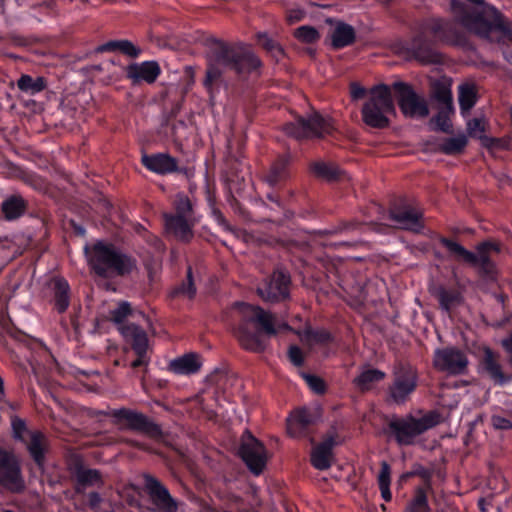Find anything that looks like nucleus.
Wrapping results in <instances>:
<instances>
[{
	"instance_id": "obj_1",
	"label": "nucleus",
	"mask_w": 512,
	"mask_h": 512,
	"mask_svg": "<svg viewBox=\"0 0 512 512\" xmlns=\"http://www.w3.org/2000/svg\"><path fill=\"white\" fill-rule=\"evenodd\" d=\"M240 322L234 334L241 346L253 352L263 351L266 347L264 335H274L277 330L273 316L259 306L238 304Z\"/></svg>"
},
{
	"instance_id": "obj_2",
	"label": "nucleus",
	"mask_w": 512,
	"mask_h": 512,
	"mask_svg": "<svg viewBox=\"0 0 512 512\" xmlns=\"http://www.w3.org/2000/svg\"><path fill=\"white\" fill-rule=\"evenodd\" d=\"M260 66V60L252 52H245L235 57L233 51L221 44L217 46L209 56V66L204 80V86L213 95V85L220 78L224 70L230 69L235 72L249 73Z\"/></svg>"
},
{
	"instance_id": "obj_3",
	"label": "nucleus",
	"mask_w": 512,
	"mask_h": 512,
	"mask_svg": "<svg viewBox=\"0 0 512 512\" xmlns=\"http://www.w3.org/2000/svg\"><path fill=\"white\" fill-rule=\"evenodd\" d=\"M84 250L90 266L102 277L127 275L136 268L134 258L101 241L86 245Z\"/></svg>"
},
{
	"instance_id": "obj_4",
	"label": "nucleus",
	"mask_w": 512,
	"mask_h": 512,
	"mask_svg": "<svg viewBox=\"0 0 512 512\" xmlns=\"http://www.w3.org/2000/svg\"><path fill=\"white\" fill-rule=\"evenodd\" d=\"M389 114H395L391 90L387 85H378L362 108L363 121L368 126L384 128L389 125Z\"/></svg>"
},
{
	"instance_id": "obj_5",
	"label": "nucleus",
	"mask_w": 512,
	"mask_h": 512,
	"mask_svg": "<svg viewBox=\"0 0 512 512\" xmlns=\"http://www.w3.org/2000/svg\"><path fill=\"white\" fill-rule=\"evenodd\" d=\"M437 423V416L432 414L420 418L406 417L392 420L390 429L399 444L409 445L413 443L418 435L434 427Z\"/></svg>"
},
{
	"instance_id": "obj_6",
	"label": "nucleus",
	"mask_w": 512,
	"mask_h": 512,
	"mask_svg": "<svg viewBox=\"0 0 512 512\" xmlns=\"http://www.w3.org/2000/svg\"><path fill=\"white\" fill-rule=\"evenodd\" d=\"M332 129L331 120L322 117L317 112L311 114L307 119L299 118L284 126L285 133L296 139L322 137L329 134Z\"/></svg>"
},
{
	"instance_id": "obj_7",
	"label": "nucleus",
	"mask_w": 512,
	"mask_h": 512,
	"mask_svg": "<svg viewBox=\"0 0 512 512\" xmlns=\"http://www.w3.org/2000/svg\"><path fill=\"white\" fill-rule=\"evenodd\" d=\"M441 242L449 252L459 259L472 265L480 266L483 269H489L491 257L500 252V246L492 242H484L478 245L476 253L468 251L462 245L452 240L443 238Z\"/></svg>"
},
{
	"instance_id": "obj_8",
	"label": "nucleus",
	"mask_w": 512,
	"mask_h": 512,
	"mask_svg": "<svg viewBox=\"0 0 512 512\" xmlns=\"http://www.w3.org/2000/svg\"><path fill=\"white\" fill-rule=\"evenodd\" d=\"M398 106L405 117L424 118L429 114L425 98L415 92L411 85L404 82L393 84Z\"/></svg>"
},
{
	"instance_id": "obj_9",
	"label": "nucleus",
	"mask_w": 512,
	"mask_h": 512,
	"mask_svg": "<svg viewBox=\"0 0 512 512\" xmlns=\"http://www.w3.org/2000/svg\"><path fill=\"white\" fill-rule=\"evenodd\" d=\"M14 437L26 445L31 457L39 467L43 466L44 453L47 449V439L37 430L30 431L26 428L25 422L20 418L12 420Z\"/></svg>"
},
{
	"instance_id": "obj_10",
	"label": "nucleus",
	"mask_w": 512,
	"mask_h": 512,
	"mask_svg": "<svg viewBox=\"0 0 512 512\" xmlns=\"http://www.w3.org/2000/svg\"><path fill=\"white\" fill-rule=\"evenodd\" d=\"M239 455L255 475H259L263 471L267 461L265 448L250 433L243 436Z\"/></svg>"
},
{
	"instance_id": "obj_11",
	"label": "nucleus",
	"mask_w": 512,
	"mask_h": 512,
	"mask_svg": "<svg viewBox=\"0 0 512 512\" xmlns=\"http://www.w3.org/2000/svg\"><path fill=\"white\" fill-rule=\"evenodd\" d=\"M0 484L12 491H20L24 482L18 462L10 453L0 449Z\"/></svg>"
},
{
	"instance_id": "obj_12",
	"label": "nucleus",
	"mask_w": 512,
	"mask_h": 512,
	"mask_svg": "<svg viewBox=\"0 0 512 512\" xmlns=\"http://www.w3.org/2000/svg\"><path fill=\"white\" fill-rule=\"evenodd\" d=\"M417 386V374L411 367L403 368L395 375L389 389L390 398L397 404L404 403Z\"/></svg>"
},
{
	"instance_id": "obj_13",
	"label": "nucleus",
	"mask_w": 512,
	"mask_h": 512,
	"mask_svg": "<svg viewBox=\"0 0 512 512\" xmlns=\"http://www.w3.org/2000/svg\"><path fill=\"white\" fill-rule=\"evenodd\" d=\"M467 364L468 360L460 350L449 348L435 352L434 365L440 371L448 374H462Z\"/></svg>"
},
{
	"instance_id": "obj_14",
	"label": "nucleus",
	"mask_w": 512,
	"mask_h": 512,
	"mask_svg": "<svg viewBox=\"0 0 512 512\" xmlns=\"http://www.w3.org/2000/svg\"><path fill=\"white\" fill-rule=\"evenodd\" d=\"M290 279L283 271H275L268 282L257 289L265 301H278L288 295Z\"/></svg>"
},
{
	"instance_id": "obj_15",
	"label": "nucleus",
	"mask_w": 512,
	"mask_h": 512,
	"mask_svg": "<svg viewBox=\"0 0 512 512\" xmlns=\"http://www.w3.org/2000/svg\"><path fill=\"white\" fill-rule=\"evenodd\" d=\"M145 486L152 502L161 512H176L177 503L169 491L154 477H145Z\"/></svg>"
},
{
	"instance_id": "obj_16",
	"label": "nucleus",
	"mask_w": 512,
	"mask_h": 512,
	"mask_svg": "<svg viewBox=\"0 0 512 512\" xmlns=\"http://www.w3.org/2000/svg\"><path fill=\"white\" fill-rule=\"evenodd\" d=\"M317 418L316 411L307 408L295 410L287 419V431L291 437L299 438L305 436L308 428Z\"/></svg>"
},
{
	"instance_id": "obj_17",
	"label": "nucleus",
	"mask_w": 512,
	"mask_h": 512,
	"mask_svg": "<svg viewBox=\"0 0 512 512\" xmlns=\"http://www.w3.org/2000/svg\"><path fill=\"white\" fill-rule=\"evenodd\" d=\"M161 73L159 64L156 61H143L134 63L127 67V77L133 83L146 82L154 83Z\"/></svg>"
},
{
	"instance_id": "obj_18",
	"label": "nucleus",
	"mask_w": 512,
	"mask_h": 512,
	"mask_svg": "<svg viewBox=\"0 0 512 512\" xmlns=\"http://www.w3.org/2000/svg\"><path fill=\"white\" fill-rule=\"evenodd\" d=\"M165 231L180 241H189L193 237L190 218L183 215L164 214Z\"/></svg>"
},
{
	"instance_id": "obj_19",
	"label": "nucleus",
	"mask_w": 512,
	"mask_h": 512,
	"mask_svg": "<svg viewBox=\"0 0 512 512\" xmlns=\"http://www.w3.org/2000/svg\"><path fill=\"white\" fill-rule=\"evenodd\" d=\"M421 217L422 213L413 208H404L390 214V219L396 227L415 232L422 228Z\"/></svg>"
},
{
	"instance_id": "obj_20",
	"label": "nucleus",
	"mask_w": 512,
	"mask_h": 512,
	"mask_svg": "<svg viewBox=\"0 0 512 512\" xmlns=\"http://www.w3.org/2000/svg\"><path fill=\"white\" fill-rule=\"evenodd\" d=\"M202 367V359L199 354L187 353L170 361L169 369L179 375L197 373Z\"/></svg>"
},
{
	"instance_id": "obj_21",
	"label": "nucleus",
	"mask_w": 512,
	"mask_h": 512,
	"mask_svg": "<svg viewBox=\"0 0 512 512\" xmlns=\"http://www.w3.org/2000/svg\"><path fill=\"white\" fill-rule=\"evenodd\" d=\"M122 335L131 343L138 356H144L148 347L146 332L135 324H129L122 328Z\"/></svg>"
},
{
	"instance_id": "obj_22",
	"label": "nucleus",
	"mask_w": 512,
	"mask_h": 512,
	"mask_svg": "<svg viewBox=\"0 0 512 512\" xmlns=\"http://www.w3.org/2000/svg\"><path fill=\"white\" fill-rule=\"evenodd\" d=\"M142 163L147 169L158 174L171 173L177 169L176 160L167 154L145 155Z\"/></svg>"
},
{
	"instance_id": "obj_23",
	"label": "nucleus",
	"mask_w": 512,
	"mask_h": 512,
	"mask_svg": "<svg viewBox=\"0 0 512 512\" xmlns=\"http://www.w3.org/2000/svg\"><path fill=\"white\" fill-rule=\"evenodd\" d=\"M334 441L329 438L317 445L311 452V463L318 470L328 469L333 462L332 448Z\"/></svg>"
},
{
	"instance_id": "obj_24",
	"label": "nucleus",
	"mask_w": 512,
	"mask_h": 512,
	"mask_svg": "<svg viewBox=\"0 0 512 512\" xmlns=\"http://www.w3.org/2000/svg\"><path fill=\"white\" fill-rule=\"evenodd\" d=\"M458 100L462 115L470 112L477 101V89L473 83H462L458 87Z\"/></svg>"
},
{
	"instance_id": "obj_25",
	"label": "nucleus",
	"mask_w": 512,
	"mask_h": 512,
	"mask_svg": "<svg viewBox=\"0 0 512 512\" xmlns=\"http://www.w3.org/2000/svg\"><path fill=\"white\" fill-rule=\"evenodd\" d=\"M76 479L78 491L87 487H100L103 484L99 471L95 469H79L76 473Z\"/></svg>"
},
{
	"instance_id": "obj_26",
	"label": "nucleus",
	"mask_w": 512,
	"mask_h": 512,
	"mask_svg": "<svg viewBox=\"0 0 512 512\" xmlns=\"http://www.w3.org/2000/svg\"><path fill=\"white\" fill-rule=\"evenodd\" d=\"M447 23L440 19H431L426 21L421 27V37L425 39L441 40L444 38V32Z\"/></svg>"
},
{
	"instance_id": "obj_27",
	"label": "nucleus",
	"mask_w": 512,
	"mask_h": 512,
	"mask_svg": "<svg viewBox=\"0 0 512 512\" xmlns=\"http://www.w3.org/2000/svg\"><path fill=\"white\" fill-rule=\"evenodd\" d=\"M354 29L347 24H338L332 34V44L335 48H342L351 44L354 40Z\"/></svg>"
},
{
	"instance_id": "obj_28",
	"label": "nucleus",
	"mask_w": 512,
	"mask_h": 512,
	"mask_svg": "<svg viewBox=\"0 0 512 512\" xmlns=\"http://www.w3.org/2000/svg\"><path fill=\"white\" fill-rule=\"evenodd\" d=\"M384 377L385 373L378 369H366L354 379V383L360 390H368Z\"/></svg>"
},
{
	"instance_id": "obj_29",
	"label": "nucleus",
	"mask_w": 512,
	"mask_h": 512,
	"mask_svg": "<svg viewBox=\"0 0 512 512\" xmlns=\"http://www.w3.org/2000/svg\"><path fill=\"white\" fill-rule=\"evenodd\" d=\"M484 367L490 374L491 378L499 383L503 384L505 382V377L501 371L500 365L497 363L494 353L486 348L484 350Z\"/></svg>"
},
{
	"instance_id": "obj_30",
	"label": "nucleus",
	"mask_w": 512,
	"mask_h": 512,
	"mask_svg": "<svg viewBox=\"0 0 512 512\" xmlns=\"http://www.w3.org/2000/svg\"><path fill=\"white\" fill-rule=\"evenodd\" d=\"M69 285L64 279L55 281V306L59 312H64L69 306Z\"/></svg>"
},
{
	"instance_id": "obj_31",
	"label": "nucleus",
	"mask_w": 512,
	"mask_h": 512,
	"mask_svg": "<svg viewBox=\"0 0 512 512\" xmlns=\"http://www.w3.org/2000/svg\"><path fill=\"white\" fill-rule=\"evenodd\" d=\"M101 51H121L122 53L130 56L137 57L140 54V49L128 40L110 41L104 44Z\"/></svg>"
},
{
	"instance_id": "obj_32",
	"label": "nucleus",
	"mask_w": 512,
	"mask_h": 512,
	"mask_svg": "<svg viewBox=\"0 0 512 512\" xmlns=\"http://www.w3.org/2000/svg\"><path fill=\"white\" fill-rule=\"evenodd\" d=\"M436 296L439 303L445 311H449L458 304H460L462 298L459 292L453 290H446L445 288H438L436 290Z\"/></svg>"
},
{
	"instance_id": "obj_33",
	"label": "nucleus",
	"mask_w": 512,
	"mask_h": 512,
	"mask_svg": "<svg viewBox=\"0 0 512 512\" xmlns=\"http://www.w3.org/2000/svg\"><path fill=\"white\" fill-rule=\"evenodd\" d=\"M2 211L9 220L18 218L24 212V201L20 197H11L3 202Z\"/></svg>"
},
{
	"instance_id": "obj_34",
	"label": "nucleus",
	"mask_w": 512,
	"mask_h": 512,
	"mask_svg": "<svg viewBox=\"0 0 512 512\" xmlns=\"http://www.w3.org/2000/svg\"><path fill=\"white\" fill-rule=\"evenodd\" d=\"M18 88L26 93L36 94L45 88L43 78L33 79L29 75H22L17 82Z\"/></svg>"
},
{
	"instance_id": "obj_35",
	"label": "nucleus",
	"mask_w": 512,
	"mask_h": 512,
	"mask_svg": "<svg viewBox=\"0 0 512 512\" xmlns=\"http://www.w3.org/2000/svg\"><path fill=\"white\" fill-rule=\"evenodd\" d=\"M126 420L129 422V424L137 430L147 431L150 432L152 430H156V426H154L152 423L148 421V419L143 416L142 414L127 411L124 414Z\"/></svg>"
},
{
	"instance_id": "obj_36",
	"label": "nucleus",
	"mask_w": 512,
	"mask_h": 512,
	"mask_svg": "<svg viewBox=\"0 0 512 512\" xmlns=\"http://www.w3.org/2000/svg\"><path fill=\"white\" fill-rule=\"evenodd\" d=\"M467 145V137L460 134L446 139L441 144V150L446 154H456L461 152Z\"/></svg>"
},
{
	"instance_id": "obj_37",
	"label": "nucleus",
	"mask_w": 512,
	"mask_h": 512,
	"mask_svg": "<svg viewBox=\"0 0 512 512\" xmlns=\"http://www.w3.org/2000/svg\"><path fill=\"white\" fill-rule=\"evenodd\" d=\"M314 172L328 180L335 179L339 176V169L330 163L318 162L313 165Z\"/></svg>"
},
{
	"instance_id": "obj_38",
	"label": "nucleus",
	"mask_w": 512,
	"mask_h": 512,
	"mask_svg": "<svg viewBox=\"0 0 512 512\" xmlns=\"http://www.w3.org/2000/svg\"><path fill=\"white\" fill-rule=\"evenodd\" d=\"M297 39L305 43H313L319 38L318 31L311 26H301L294 32Z\"/></svg>"
},
{
	"instance_id": "obj_39",
	"label": "nucleus",
	"mask_w": 512,
	"mask_h": 512,
	"mask_svg": "<svg viewBox=\"0 0 512 512\" xmlns=\"http://www.w3.org/2000/svg\"><path fill=\"white\" fill-rule=\"evenodd\" d=\"M485 120L484 118H474L467 122V131L471 137L483 139L485 132Z\"/></svg>"
},
{
	"instance_id": "obj_40",
	"label": "nucleus",
	"mask_w": 512,
	"mask_h": 512,
	"mask_svg": "<svg viewBox=\"0 0 512 512\" xmlns=\"http://www.w3.org/2000/svg\"><path fill=\"white\" fill-rule=\"evenodd\" d=\"M175 209H176L175 215H183L186 218H190V213L192 211V204H191L189 198L182 193L177 194L176 199H175Z\"/></svg>"
},
{
	"instance_id": "obj_41",
	"label": "nucleus",
	"mask_w": 512,
	"mask_h": 512,
	"mask_svg": "<svg viewBox=\"0 0 512 512\" xmlns=\"http://www.w3.org/2000/svg\"><path fill=\"white\" fill-rule=\"evenodd\" d=\"M406 512H429L426 495L419 491L415 498L408 505Z\"/></svg>"
},
{
	"instance_id": "obj_42",
	"label": "nucleus",
	"mask_w": 512,
	"mask_h": 512,
	"mask_svg": "<svg viewBox=\"0 0 512 512\" xmlns=\"http://www.w3.org/2000/svg\"><path fill=\"white\" fill-rule=\"evenodd\" d=\"M258 42L266 50L272 52L276 58H279L283 54L281 47L272 39H270L269 36L265 33L258 34Z\"/></svg>"
},
{
	"instance_id": "obj_43",
	"label": "nucleus",
	"mask_w": 512,
	"mask_h": 512,
	"mask_svg": "<svg viewBox=\"0 0 512 512\" xmlns=\"http://www.w3.org/2000/svg\"><path fill=\"white\" fill-rule=\"evenodd\" d=\"M302 377L304 378L307 385L309 386V388L312 391H314L315 393H323L324 392L325 384L321 378H319L315 375H310V374H306V373H303Z\"/></svg>"
},
{
	"instance_id": "obj_44",
	"label": "nucleus",
	"mask_w": 512,
	"mask_h": 512,
	"mask_svg": "<svg viewBox=\"0 0 512 512\" xmlns=\"http://www.w3.org/2000/svg\"><path fill=\"white\" fill-rule=\"evenodd\" d=\"M435 98L450 109L452 108V92L449 87L443 85L438 88L435 92Z\"/></svg>"
},
{
	"instance_id": "obj_45",
	"label": "nucleus",
	"mask_w": 512,
	"mask_h": 512,
	"mask_svg": "<svg viewBox=\"0 0 512 512\" xmlns=\"http://www.w3.org/2000/svg\"><path fill=\"white\" fill-rule=\"evenodd\" d=\"M391 469L388 463H381V470L378 475L379 487L390 486Z\"/></svg>"
},
{
	"instance_id": "obj_46",
	"label": "nucleus",
	"mask_w": 512,
	"mask_h": 512,
	"mask_svg": "<svg viewBox=\"0 0 512 512\" xmlns=\"http://www.w3.org/2000/svg\"><path fill=\"white\" fill-rule=\"evenodd\" d=\"M130 312V305L128 302H122L118 307L113 310L112 317L115 322H122Z\"/></svg>"
},
{
	"instance_id": "obj_47",
	"label": "nucleus",
	"mask_w": 512,
	"mask_h": 512,
	"mask_svg": "<svg viewBox=\"0 0 512 512\" xmlns=\"http://www.w3.org/2000/svg\"><path fill=\"white\" fill-rule=\"evenodd\" d=\"M431 124L434 126L435 129L444 132L449 131L451 127L448 117L444 114H438L436 117H434L431 120Z\"/></svg>"
},
{
	"instance_id": "obj_48",
	"label": "nucleus",
	"mask_w": 512,
	"mask_h": 512,
	"mask_svg": "<svg viewBox=\"0 0 512 512\" xmlns=\"http://www.w3.org/2000/svg\"><path fill=\"white\" fill-rule=\"evenodd\" d=\"M187 276H188V280H189L188 284L183 285L181 288H179L177 290L176 293L182 294V295L186 296L187 298H192L196 293V289L193 286V283L191 281V277H192L191 269L188 270Z\"/></svg>"
},
{
	"instance_id": "obj_49",
	"label": "nucleus",
	"mask_w": 512,
	"mask_h": 512,
	"mask_svg": "<svg viewBox=\"0 0 512 512\" xmlns=\"http://www.w3.org/2000/svg\"><path fill=\"white\" fill-rule=\"evenodd\" d=\"M492 426L495 429L508 430L512 427V422L502 416L495 415L491 418Z\"/></svg>"
},
{
	"instance_id": "obj_50",
	"label": "nucleus",
	"mask_w": 512,
	"mask_h": 512,
	"mask_svg": "<svg viewBox=\"0 0 512 512\" xmlns=\"http://www.w3.org/2000/svg\"><path fill=\"white\" fill-rule=\"evenodd\" d=\"M290 361L295 366H301L303 363V356L301 350L297 346H291L288 351Z\"/></svg>"
},
{
	"instance_id": "obj_51",
	"label": "nucleus",
	"mask_w": 512,
	"mask_h": 512,
	"mask_svg": "<svg viewBox=\"0 0 512 512\" xmlns=\"http://www.w3.org/2000/svg\"><path fill=\"white\" fill-rule=\"evenodd\" d=\"M350 94L354 100H357L364 96L365 89L358 83H352L350 85Z\"/></svg>"
},
{
	"instance_id": "obj_52",
	"label": "nucleus",
	"mask_w": 512,
	"mask_h": 512,
	"mask_svg": "<svg viewBox=\"0 0 512 512\" xmlns=\"http://www.w3.org/2000/svg\"><path fill=\"white\" fill-rule=\"evenodd\" d=\"M305 12L302 9H291L287 14V19L290 23L300 21L304 17Z\"/></svg>"
},
{
	"instance_id": "obj_53",
	"label": "nucleus",
	"mask_w": 512,
	"mask_h": 512,
	"mask_svg": "<svg viewBox=\"0 0 512 512\" xmlns=\"http://www.w3.org/2000/svg\"><path fill=\"white\" fill-rule=\"evenodd\" d=\"M88 501H89L90 507L95 509L101 503L102 499L98 493L92 492L88 496Z\"/></svg>"
},
{
	"instance_id": "obj_54",
	"label": "nucleus",
	"mask_w": 512,
	"mask_h": 512,
	"mask_svg": "<svg viewBox=\"0 0 512 512\" xmlns=\"http://www.w3.org/2000/svg\"><path fill=\"white\" fill-rule=\"evenodd\" d=\"M213 215H214L216 221L220 225H222L223 227L227 228V223H226V221H225V219H224V217H223V215L221 214L220 211H218L216 209H213Z\"/></svg>"
},
{
	"instance_id": "obj_55",
	"label": "nucleus",
	"mask_w": 512,
	"mask_h": 512,
	"mask_svg": "<svg viewBox=\"0 0 512 512\" xmlns=\"http://www.w3.org/2000/svg\"><path fill=\"white\" fill-rule=\"evenodd\" d=\"M380 488V491H381V495L383 497V499L385 501H390L391 500V491H390V486H383V487H379Z\"/></svg>"
},
{
	"instance_id": "obj_56",
	"label": "nucleus",
	"mask_w": 512,
	"mask_h": 512,
	"mask_svg": "<svg viewBox=\"0 0 512 512\" xmlns=\"http://www.w3.org/2000/svg\"><path fill=\"white\" fill-rule=\"evenodd\" d=\"M502 344L505 347V349L507 350V352L510 354L511 361H512V335L509 338L503 340Z\"/></svg>"
},
{
	"instance_id": "obj_57",
	"label": "nucleus",
	"mask_w": 512,
	"mask_h": 512,
	"mask_svg": "<svg viewBox=\"0 0 512 512\" xmlns=\"http://www.w3.org/2000/svg\"><path fill=\"white\" fill-rule=\"evenodd\" d=\"M143 364H145L144 356H138V358L132 362V367L136 368Z\"/></svg>"
},
{
	"instance_id": "obj_58",
	"label": "nucleus",
	"mask_w": 512,
	"mask_h": 512,
	"mask_svg": "<svg viewBox=\"0 0 512 512\" xmlns=\"http://www.w3.org/2000/svg\"><path fill=\"white\" fill-rule=\"evenodd\" d=\"M276 177L274 175H271L267 178V181L270 183V184H275L276 183Z\"/></svg>"
},
{
	"instance_id": "obj_59",
	"label": "nucleus",
	"mask_w": 512,
	"mask_h": 512,
	"mask_svg": "<svg viewBox=\"0 0 512 512\" xmlns=\"http://www.w3.org/2000/svg\"><path fill=\"white\" fill-rule=\"evenodd\" d=\"M2 393H3V380L0 377V394H2Z\"/></svg>"
},
{
	"instance_id": "obj_60",
	"label": "nucleus",
	"mask_w": 512,
	"mask_h": 512,
	"mask_svg": "<svg viewBox=\"0 0 512 512\" xmlns=\"http://www.w3.org/2000/svg\"><path fill=\"white\" fill-rule=\"evenodd\" d=\"M77 230L80 234H84V229L82 227H79Z\"/></svg>"
},
{
	"instance_id": "obj_61",
	"label": "nucleus",
	"mask_w": 512,
	"mask_h": 512,
	"mask_svg": "<svg viewBox=\"0 0 512 512\" xmlns=\"http://www.w3.org/2000/svg\"><path fill=\"white\" fill-rule=\"evenodd\" d=\"M422 61H430V59L421 58Z\"/></svg>"
},
{
	"instance_id": "obj_62",
	"label": "nucleus",
	"mask_w": 512,
	"mask_h": 512,
	"mask_svg": "<svg viewBox=\"0 0 512 512\" xmlns=\"http://www.w3.org/2000/svg\"><path fill=\"white\" fill-rule=\"evenodd\" d=\"M508 61L512 63V57H511V58H509V59H508Z\"/></svg>"
}]
</instances>
